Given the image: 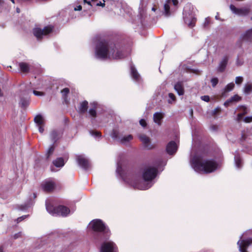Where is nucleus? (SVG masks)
<instances>
[{"instance_id": "42", "label": "nucleus", "mask_w": 252, "mask_h": 252, "mask_svg": "<svg viewBox=\"0 0 252 252\" xmlns=\"http://www.w3.org/2000/svg\"><path fill=\"white\" fill-rule=\"evenodd\" d=\"M243 63L244 61L243 60H241L239 58H237L236 62V64L237 66H241L243 65Z\"/></svg>"}, {"instance_id": "2", "label": "nucleus", "mask_w": 252, "mask_h": 252, "mask_svg": "<svg viewBox=\"0 0 252 252\" xmlns=\"http://www.w3.org/2000/svg\"><path fill=\"white\" fill-rule=\"evenodd\" d=\"M192 167L197 172L210 173L218 168V163L213 159H203L200 156H195L190 160Z\"/></svg>"}, {"instance_id": "10", "label": "nucleus", "mask_w": 252, "mask_h": 252, "mask_svg": "<svg viewBox=\"0 0 252 252\" xmlns=\"http://www.w3.org/2000/svg\"><path fill=\"white\" fill-rule=\"evenodd\" d=\"M230 9L233 13L241 16H246L249 14L250 9L248 7L236 8L234 5L231 4Z\"/></svg>"}, {"instance_id": "6", "label": "nucleus", "mask_w": 252, "mask_h": 252, "mask_svg": "<svg viewBox=\"0 0 252 252\" xmlns=\"http://www.w3.org/2000/svg\"><path fill=\"white\" fill-rule=\"evenodd\" d=\"M90 227L95 231L104 232L107 233L108 230L106 229L104 224L100 220H94L90 223Z\"/></svg>"}, {"instance_id": "18", "label": "nucleus", "mask_w": 252, "mask_h": 252, "mask_svg": "<svg viewBox=\"0 0 252 252\" xmlns=\"http://www.w3.org/2000/svg\"><path fill=\"white\" fill-rule=\"evenodd\" d=\"M177 150V146L174 141H170L166 146V151L170 155H174Z\"/></svg>"}, {"instance_id": "17", "label": "nucleus", "mask_w": 252, "mask_h": 252, "mask_svg": "<svg viewBox=\"0 0 252 252\" xmlns=\"http://www.w3.org/2000/svg\"><path fill=\"white\" fill-rule=\"evenodd\" d=\"M241 40L244 41L251 42L252 41V28L247 30L243 33L240 37Z\"/></svg>"}, {"instance_id": "14", "label": "nucleus", "mask_w": 252, "mask_h": 252, "mask_svg": "<svg viewBox=\"0 0 252 252\" xmlns=\"http://www.w3.org/2000/svg\"><path fill=\"white\" fill-rule=\"evenodd\" d=\"M41 187L45 191L49 192L54 189L55 183L51 180H47L42 183Z\"/></svg>"}, {"instance_id": "61", "label": "nucleus", "mask_w": 252, "mask_h": 252, "mask_svg": "<svg viewBox=\"0 0 252 252\" xmlns=\"http://www.w3.org/2000/svg\"><path fill=\"white\" fill-rule=\"evenodd\" d=\"M1 0H0V3H1Z\"/></svg>"}, {"instance_id": "51", "label": "nucleus", "mask_w": 252, "mask_h": 252, "mask_svg": "<svg viewBox=\"0 0 252 252\" xmlns=\"http://www.w3.org/2000/svg\"><path fill=\"white\" fill-rule=\"evenodd\" d=\"M96 5L97 6H104L105 5V3H104V2L103 3H101V2H99V3H97L96 4Z\"/></svg>"}, {"instance_id": "5", "label": "nucleus", "mask_w": 252, "mask_h": 252, "mask_svg": "<svg viewBox=\"0 0 252 252\" xmlns=\"http://www.w3.org/2000/svg\"><path fill=\"white\" fill-rule=\"evenodd\" d=\"M187 8V7H186L183 11L184 21L189 28H192L195 26L196 19L194 14L192 12L190 13L188 12L186 9Z\"/></svg>"}, {"instance_id": "57", "label": "nucleus", "mask_w": 252, "mask_h": 252, "mask_svg": "<svg viewBox=\"0 0 252 252\" xmlns=\"http://www.w3.org/2000/svg\"><path fill=\"white\" fill-rule=\"evenodd\" d=\"M121 168V167H120L119 166H118L117 167V171H119V169Z\"/></svg>"}, {"instance_id": "34", "label": "nucleus", "mask_w": 252, "mask_h": 252, "mask_svg": "<svg viewBox=\"0 0 252 252\" xmlns=\"http://www.w3.org/2000/svg\"><path fill=\"white\" fill-rule=\"evenodd\" d=\"M235 85L232 82L227 84L224 88V92H228L232 91L234 88Z\"/></svg>"}, {"instance_id": "11", "label": "nucleus", "mask_w": 252, "mask_h": 252, "mask_svg": "<svg viewBox=\"0 0 252 252\" xmlns=\"http://www.w3.org/2000/svg\"><path fill=\"white\" fill-rule=\"evenodd\" d=\"M76 159L79 166L84 169L87 170L90 168V164L89 161L83 155L77 156Z\"/></svg>"}, {"instance_id": "1", "label": "nucleus", "mask_w": 252, "mask_h": 252, "mask_svg": "<svg viewBox=\"0 0 252 252\" xmlns=\"http://www.w3.org/2000/svg\"><path fill=\"white\" fill-rule=\"evenodd\" d=\"M95 54L97 58L101 59L118 60L126 56L125 53L118 49L114 44L105 40L99 42L96 47Z\"/></svg>"}, {"instance_id": "53", "label": "nucleus", "mask_w": 252, "mask_h": 252, "mask_svg": "<svg viewBox=\"0 0 252 252\" xmlns=\"http://www.w3.org/2000/svg\"><path fill=\"white\" fill-rule=\"evenodd\" d=\"M211 129H213V130H216V126H211Z\"/></svg>"}, {"instance_id": "36", "label": "nucleus", "mask_w": 252, "mask_h": 252, "mask_svg": "<svg viewBox=\"0 0 252 252\" xmlns=\"http://www.w3.org/2000/svg\"><path fill=\"white\" fill-rule=\"evenodd\" d=\"M240 99V97H239L237 95H235L234 96L232 97L231 99L229 100H228L227 101L225 102L224 103V105H226L227 103H229V102L231 101H239Z\"/></svg>"}, {"instance_id": "55", "label": "nucleus", "mask_w": 252, "mask_h": 252, "mask_svg": "<svg viewBox=\"0 0 252 252\" xmlns=\"http://www.w3.org/2000/svg\"><path fill=\"white\" fill-rule=\"evenodd\" d=\"M219 109H216L214 111V114H215L217 113V111H219Z\"/></svg>"}, {"instance_id": "3", "label": "nucleus", "mask_w": 252, "mask_h": 252, "mask_svg": "<svg viewBox=\"0 0 252 252\" xmlns=\"http://www.w3.org/2000/svg\"><path fill=\"white\" fill-rule=\"evenodd\" d=\"M160 164L165 165L166 161H162L158 159L155 162L153 165H147L143 169L142 178L145 181H151L157 176L158 169Z\"/></svg>"}, {"instance_id": "12", "label": "nucleus", "mask_w": 252, "mask_h": 252, "mask_svg": "<svg viewBox=\"0 0 252 252\" xmlns=\"http://www.w3.org/2000/svg\"><path fill=\"white\" fill-rule=\"evenodd\" d=\"M129 183L134 188L141 189V190H145L149 189L151 187L152 185L149 183H146L143 182H138L137 180H134L133 182L131 181Z\"/></svg>"}, {"instance_id": "46", "label": "nucleus", "mask_w": 252, "mask_h": 252, "mask_svg": "<svg viewBox=\"0 0 252 252\" xmlns=\"http://www.w3.org/2000/svg\"><path fill=\"white\" fill-rule=\"evenodd\" d=\"M28 216L25 215V216H22L21 217L18 218L17 219V222H19L21 221L22 220H23L26 219Z\"/></svg>"}, {"instance_id": "47", "label": "nucleus", "mask_w": 252, "mask_h": 252, "mask_svg": "<svg viewBox=\"0 0 252 252\" xmlns=\"http://www.w3.org/2000/svg\"><path fill=\"white\" fill-rule=\"evenodd\" d=\"M44 125H40L38 126V130L41 133H42L44 132Z\"/></svg>"}, {"instance_id": "32", "label": "nucleus", "mask_w": 252, "mask_h": 252, "mask_svg": "<svg viewBox=\"0 0 252 252\" xmlns=\"http://www.w3.org/2000/svg\"><path fill=\"white\" fill-rule=\"evenodd\" d=\"M243 112L242 113H239L237 115V120L238 122H240L243 119V116L247 113L246 108L245 107H243Z\"/></svg>"}, {"instance_id": "15", "label": "nucleus", "mask_w": 252, "mask_h": 252, "mask_svg": "<svg viewBox=\"0 0 252 252\" xmlns=\"http://www.w3.org/2000/svg\"><path fill=\"white\" fill-rule=\"evenodd\" d=\"M112 137L114 139H118L119 141L123 144H126L129 141L131 140L133 138V136L129 134L126 136H125L121 138H118L117 133L116 131H114L112 134Z\"/></svg>"}, {"instance_id": "35", "label": "nucleus", "mask_w": 252, "mask_h": 252, "mask_svg": "<svg viewBox=\"0 0 252 252\" xmlns=\"http://www.w3.org/2000/svg\"><path fill=\"white\" fill-rule=\"evenodd\" d=\"M69 89L67 88H65L61 91L62 96L64 99H66L67 95L69 94Z\"/></svg>"}, {"instance_id": "45", "label": "nucleus", "mask_w": 252, "mask_h": 252, "mask_svg": "<svg viewBox=\"0 0 252 252\" xmlns=\"http://www.w3.org/2000/svg\"><path fill=\"white\" fill-rule=\"evenodd\" d=\"M139 123H140V124L141 125V126H142L143 127H145L147 125L146 122L145 120L144 119H141L139 121Z\"/></svg>"}, {"instance_id": "38", "label": "nucleus", "mask_w": 252, "mask_h": 252, "mask_svg": "<svg viewBox=\"0 0 252 252\" xmlns=\"http://www.w3.org/2000/svg\"><path fill=\"white\" fill-rule=\"evenodd\" d=\"M90 133L92 135L94 136V137H100L101 136V133L97 131H91Z\"/></svg>"}, {"instance_id": "41", "label": "nucleus", "mask_w": 252, "mask_h": 252, "mask_svg": "<svg viewBox=\"0 0 252 252\" xmlns=\"http://www.w3.org/2000/svg\"><path fill=\"white\" fill-rule=\"evenodd\" d=\"M243 121L246 123H250L252 122V116H249L245 117Z\"/></svg>"}, {"instance_id": "9", "label": "nucleus", "mask_w": 252, "mask_h": 252, "mask_svg": "<svg viewBox=\"0 0 252 252\" xmlns=\"http://www.w3.org/2000/svg\"><path fill=\"white\" fill-rule=\"evenodd\" d=\"M116 245L112 242H105L101 245L100 252H117Z\"/></svg>"}, {"instance_id": "37", "label": "nucleus", "mask_w": 252, "mask_h": 252, "mask_svg": "<svg viewBox=\"0 0 252 252\" xmlns=\"http://www.w3.org/2000/svg\"><path fill=\"white\" fill-rule=\"evenodd\" d=\"M244 78L242 76H237L235 78V83L237 85H240L243 82Z\"/></svg>"}, {"instance_id": "59", "label": "nucleus", "mask_w": 252, "mask_h": 252, "mask_svg": "<svg viewBox=\"0 0 252 252\" xmlns=\"http://www.w3.org/2000/svg\"><path fill=\"white\" fill-rule=\"evenodd\" d=\"M152 10L155 11L156 10V8L155 7H153Z\"/></svg>"}, {"instance_id": "28", "label": "nucleus", "mask_w": 252, "mask_h": 252, "mask_svg": "<svg viewBox=\"0 0 252 252\" xmlns=\"http://www.w3.org/2000/svg\"><path fill=\"white\" fill-rule=\"evenodd\" d=\"M91 105H92L93 106V108H91L89 110V113L91 116H92L93 117H95L96 116V112L95 108L96 107L97 103L95 102H93V103H91Z\"/></svg>"}, {"instance_id": "31", "label": "nucleus", "mask_w": 252, "mask_h": 252, "mask_svg": "<svg viewBox=\"0 0 252 252\" xmlns=\"http://www.w3.org/2000/svg\"><path fill=\"white\" fill-rule=\"evenodd\" d=\"M234 159L236 166L238 168H241L242 167V160L240 157L238 155H235Z\"/></svg>"}, {"instance_id": "33", "label": "nucleus", "mask_w": 252, "mask_h": 252, "mask_svg": "<svg viewBox=\"0 0 252 252\" xmlns=\"http://www.w3.org/2000/svg\"><path fill=\"white\" fill-rule=\"evenodd\" d=\"M55 148L53 146H51L48 149L46 154V157L47 159H49L50 157L53 154Z\"/></svg>"}, {"instance_id": "13", "label": "nucleus", "mask_w": 252, "mask_h": 252, "mask_svg": "<svg viewBox=\"0 0 252 252\" xmlns=\"http://www.w3.org/2000/svg\"><path fill=\"white\" fill-rule=\"evenodd\" d=\"M139 138L146 149L151 150L154 148V146L151 144L150 138L146 135L140 134L139 135Z\"/></svg>"}, {"instance_id": "22", "label": "nucleus", "mask_w": 252, "mask_h": 252, "mask_svg": "<svg viewBox=\"0 0 252 252\" xmlns=\"http://www.w3.org/2000/svg\"><path fill=\"white\" fill-rule=\"evenodd\" d=\"M35 123L37 126L40 125H45V120L42 116L40 114L36 116L34 119Z\"/></svg>"}, {"instance_id": "30", "label": "nucleus", "mask_w": 252, "mask_h": 252, "mask_svg": "<svg viewBox=\"0 0 252 252\" xmlns=\"http://www.w3.org/2000/svg\"><path fill=\"white\" fill-rule=\"evenodd\" d=\"M59 134L58 131L53 130L50 134L51 140L55 142L59 139Z\"/></svg>"}, {"instance_id": "44", "label": "nucleus", "mask_w": 252, "mask_h": 252, "mask_svg": "<svg viewBox=\"0 0 252 252\" xmlns=\"http://www.w3.org/2000/svg\"><path fill=\"white\" fill-rule=\"evenodd\" d=\"M22 236V232H19L17 233H16L14 235H13V238L14 239H16L18 238H20Z\"/></svg>"}, {"instance_id": "19", "label": "nucleus", "mask_w": 252, "mask_h": 252, "mask_svg": "<svg viewBox=\"0 0 252 252\" xmlns=\"http://www.w3.org/2000/svg\"><path fill=\"white\" fill-rule=\"evenodd\" d=\"M229 57L227 56H224L220 61L218 67V70L219 72H222L224 71L227 64Z\"/></svg>"}, {"instance_id": "54", "label": "nucleus", "mask_w": 252, "mask_h": 252, "mask_svg": "<svg viewBox=\"0 0 252 252\" xmlns=\"http://www.w3.org/2000/svg\"><path fill=\"white\" fill-rule=\"evenodd\" d=\"M0 252H3V249L2 247H0Z\"/></svg>"}, {"instance_id": "16", "label": "nucleus", "mask_w": 252, "mask_h": 252, "mask_svg": "<svg viewBox=\"0 0 252 252\" xmlns=\"http://www.w3.org/2000/svg\"><path fill=\"white\" fill-rule=\"evenodd\" d=\"M172 2L173 4L176 6L178 3V0H167L164 4V13L166 16H169L170 15L169 3Z\"/></svg>"}, {"instance_id": "49", "label": "nucleus", "mask_w": 252, "mask_h": 252, "mask_svg": "<svg viewBox=\"0 0 252 252\" xmlns=\"http://www.w3.org/2000/svg\"><path fill=\"white\" fill-rule=\"evenodd\" d=\"M209 22H210V20H209V18H207L205 19V21L204 22V26H207V25H209Z\"/></svg>"}, {"instance_id": "21", "label": "nucleus", "mask_w": 252, "mask_h": 252, "mask_svg": "<svg viewBox=\"0 0 252 252\" xmlns=\"http://www.w3.org/2000/svg\"><path fill=\"white\" fill-rule=\"evenodd\" d=\"M174 89L179 95H183L184 93V90L183 85L181 82H178L174 85Z\"/></svg>"}, {"instance_id": "23", "label": "nucleus", "mask_w": 252, "mask_h": 252, "mask_svg": "<svg viewBox=\"0 0 252 252\" xmlns=\"http://www.w3.org/2000/svg\"><path fill=\"white\" fill-rule=\"evenodd\" d=\"M88 101L85 100L80 103V106L79 107V112L80 113H84L87 111L88 109Z\"/></svg>"}, {"instance_id": "58", "label": "nucleus", "mask_w": 252, "mask_h": 252, "mask_svg": "<svg viewBox=\"0 0 252 252\" xmlns=\"http://www.w3.org/2000/svg\"><path fill=\"white\" fill-rule=\"evenodd\" d=\"M16 10H17V12L18 13H19V12H20V9H19V8H17Z\"/></svg>"}, {"instance_id": "4", "label": "nucleus", "mask_w": 252, "mask_h": 252, "mask_svg": "<svg viewBox=\"0 0 252 252\" xmlns=\"http://www.w3.org/2000/svg\"><path fill=\"white\" fill-rule=\"evenodd\" d=\"M46 208L48 212L53 216L66 217L70 212L69 209L65 206L60 205L54 207L48 202H46Z\"/></svg>"}, {"instance_id": "24", "label": "nucleus", "mask_w": 252, "mask_h": 252, "mask_svg": "<svg viewBox=\"0 0 252 252\" xmlns=\"http://www.w3.org/2000/svg\"><path fill=\"white\" fill-rule=\"evenodd\" d=\"M19 67L23 72L27 73L29 71V65L26 63H19Z\"/></svg>"}, {"instance_id": "56", "label": "nucleus", "mask_w": 252, "mask_h": 252, "mask_svg": "<svg viewBox=\"0 0 252 252\" xmlns=\"http://www.w3.org/2000/svg\"><path fill=\"white\" fill-rule=\"evenodd\" d=\"M28 94V92H27V91H25L24 93H23V94H25V95H27Z\"/></svg>"}, {"instance_id": "8", "label": "nucleus", "mask_w": 252, "mask_h": 252, "mask_svg": "<svg viewBox=\"0 0 252 252\" xmlns=\"http://www.w3.org/2000/svg\"><path fill=\"white\" fill-rule=\"evenodd\" d=\"M244 234L240 237V240L237 242L240 252H247V249L252 244V239H243Z\"/></svg>"}, {"instance_id": "48", "label": "nucleus", "mask_w": 252, "mask_h": 252, "mask_svg": "<svg viewBox=\"0 0 252 252\" xmlns=\"http://www.w3.org/2000/svg\"><path fill=\"white\" fill-rule=\"evenodd\" d=\"M169 97L172 99V100L174 101L175 100V96L172 93H169L168 94Z\"/></svg>"}, {"instance_id": "26", "label": "nucleus", "mask_w": 252, "mask_h": 252, "mask_svg": "<svg viewBox=\"0 0 252 252\" xmlns=\"http://www.w3.org/2000/svg\"><path fill=\"white\" fill-rule=\"evenodd\" d=\"M163 118L162 114L161 113H156L154 115L153 119L155 123H157L158 125H160V121Z\"/></svg>"}, {"instance_id": "25", "label": "nucleus", "mask_w": 252, "mask_h": 252, "mask_svg": "<svg viewBox=\"0 0 252 252\" xmlns=\"http://www.w3.org/2000/svg\"><path fill=\"white\" fill-rule=\"evenodd\" d=\"M53 163L57 167H62L64 165V162L62 158H59L54 160Z\"/></svg>"}, {"instance_id": "43", "label": "nucleus", "mask_w": 252, "mask_h": 252, "mask_svg": "<svg viewBox=\"0 0 252 252\" xmlns=\"http://www.w3.org/2000/svg\"><path fill=\"white\" fill-rule=\"evenodd\" d=\"M201 98L202 100H203L206 102H208L210 100V97L208 95L202 96H201Z\"/></svg>"}, {"instance_id": "52", "label": "nucleus", "mask_w": 252, "mask_h": 252, "mask_svg": "<svg viewBox=\"0 0 252 252\" xmlns=\"http://www.w3.org/2000/svg\"><path fill=\"white\" fill-rule=\"evenodd\" d=\"M84 0V2L85 3H88V4H89V5H91V2H90V1H87V0Z\"/></svg>"}, {"instance_id": "40", "label": "nucleus", "mask_w": 252, "mask_h": 252, "mask_svg": "<svg viewBox=\"0 0 252 252\" xmlns=\"http://www.w3.org/2000/svg\"><path fill=\"white\" fill-rule=\"evenodd\" d=\"M33 93L36 96H43L44 95V93L43 92H39L35 90L33 91Z\"/></svg>"}, {"instance_id": "29", "label": "nucleus", "mask_w": 252, "mask_h": 252, "mask_svg": "<svg viewBox=\"0 0 252 252\" xmlns=\"http://www.w3.org/2000/svg\"><path fill=\"white\" fill-rule=\"evenodd\" d=\"M244 92L247 94L252 92V84L250 83L246 84L244 88Z\"/></svg>"}, {"instance_id": "39", "label": "nucleus", "mask_w": 252, "mask_h": 252, "mask_svg": "<svg viewBox=\"0 0 252 252\" xmlns=\"http://www.w3.org/2000/svg\"><path fill=\"white\" fill-rule=\"evenodd\" d=\"M218 79L217 78H213L211 79V82L212 83V86L215 87L218 83Z\"/></svg>"}, {"instance_id": "60", "label": "nucleus", "mask_w": 252, "mask_h": 252, "mask_svg": "<svg viewBox=\"0 0 252 252\" xmlns=\"http://www.w3.org/2000/svg\"><path fill=\"white\" fill-rule=\"evenodd\" d=\"M13 3H14V0H10Z\"/></svg>"}, {"instance_id": "50", "label": "nucleus", "mask_w": 252, "mask_h": 252, "mask_svg": "<svg viewBox=\"0 0 252 252\" xmlns=\"http://www.w3.org/2000/svg\"><path fill=\"white\" fill-rule=\"evenodd\" d=\"M82 9V6L81 5H78L76 7L74 8V10H81Z\"/></svg>"}, {"instance_id": "7", "label": "nucleus", "mask_w": 252, "mask_h": 252, "mask_svg": "<svg viewBox=\"0 0 252 252\" xmlns=\"http://www.w3.org/2000/svg\"><path fill=\"white\" fill-rule=\"evenodd\" d=\"M52 30L53 27L50 26L45 27L43 30L40 28H35L33 29V33L38 40H40L42 38L43 35L50 33Z\"/></svg>"}, {"instance_id": "27", "label": "nucleus", "mask_w": 252, "mask_h": 252, "mask_svg": "<svg viewBox=\"0 0 252 252\" xmlns=\"http://www.w3.org/2000/svg\"><path fill=\"white\" fill-rule=\"evenodd\" d=\"M131 74L133 79L138 81L139 78V75L137 72V70L133 66H131Z\"/></svg>"}, {"instance_id": "20", "label": "nucleus", "mask_w": 252, "mask_h": 252, "mask_svg": "<svg viewBox=\"0 0 252 252\" xmlns=\"http://www.w3.org/2000/svg\"><path fill=\"white\" fill-rule=\"evenodd\" d=\"M21 95H22V94H21ZM29 98L27 96L26 97L20 96L19 104L22 108H26L29 105Z\"/></svg>"}]
</instances>
